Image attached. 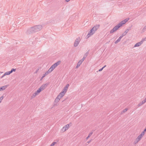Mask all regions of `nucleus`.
<instances>
[{"instance_id": "45", "label": "nucleus", "mask_w": 146, "mask_h": 146, "mask_svg": "<svg viewBox=\"0 0 146 146\" xmlns=\"http://www.w3.org/2000/svg\"><path fill=\"white\" fill-rule=\"evenodd\" d=\"M69 86V84H67L66 86H65V87H67L68 88V87Z\"/></svg>"}, {"instance_id": "27", "label": "nucleus", "mask_w": 146, "mask_h": 146, "mask_svg": "<svg viewBox=\"0 0 146 146\" xmlns=\"http://www.w3.org/2000/svg\"><path fill=\"white\" fill-rule=\"evenodd\" d=\"M145 132L146 131L144 130L141 132V134L143 136Z\"/></svg>"}, {"instance_id": "15", "label": "nucleus", "mask_w": 146, "mask_h": 146, "mask_svg": "<svg viewBox=\"0 0 146 146\" xmlns=\"http://www.w3.org/2000/svg\"><path fill=\"white\" fill-rule=\"evenodd\" d=\"M82 62L80 61L79 60L78 62L77 65L76 67V68H78L80 66V65L82 64Z\"/></svg>"}, {"instance_id": "43", "label": "nucleus", "mask_w": 146, "mask_h": 146, "mask_svg": "<svg viewBox=\"0 0 146 146\" xmlns=\"http://www.w3.org/2000/svg\"><path fill=\"white\" fill-rule=\"evenodd\" d=\"M92 141V139H91V140H90V141H88L87 142V143H88V144H89L91 142V141Z\"/></svg>"}, {"instance_id": "19", "label": "nucleus", "mask_w": 146, "mask_h": 146, "mask_svg": "<svg viewBox=\"0 0 146 146\" xmlns=\"http://www.w3.org/2000/svg\"><path fill=\"white\" fill-rule=\"evenodd\" d=\"M16 69H14V68H12L11 71H10V72H11V73H12L13 72H15V71H16Z\"/></svg>"}, {"instance_id": "18", "label": "nucleus", "mask_w": 146, "mask_h": 146, "mask_svg": "<svg viewBox=\"0 0 146 146\" xmlns=\"http://www.w3.org/2000/svg\"><path fill=\"white\" fill-rule=\"evenodd\" d=\"M90 51V50H88V51L86 53L84 54V56L86 58V57L87 56L88 54H89V51Z\"/></svg>"}, {"instance_id": "23", "label": "nucleus", "mask_w": 146, "mask_h": 146, "mask_svg": "<svg viewBox=\"0 0 146 146\" xmlns=\"http://www.w3.org/2000/svg\"><path fill=\"white\" fill-rule=\"evenodd\" d=\"M146 30V25L144 27L143 29H142V32H143Z\"/></svg>"}, {"instance_id": "22", "label": "nucleus", "mask_w": 146, "mask_h": 146, "mask_svg": "<svg viewBox=\"0 0 146 146\" xmlns=\"http://www.w3.org/2000/svg\"><path fill=\"white\" fill-rule=\"evenodd\" d=\"M143 136L141 134H140L137 137L138 138H139L140 139H141L142 137Z\"/></svg>"}, {"instance_id": "47", "label": "nucleus", "mask_w": 146, "mask_h": 146, "mask_svg": "<svg viewBox=\"0 0 146 146\" xmlns=\"http://www.w3.org/2000/svg\"><path fill=\"white\" fill-rule=\"evenodd\" d=\"M90 137L89 136H88L86 138V140L88 139L89 137Z\"/></svg>"}, {"instance_id": "12", "label": "nucleus", "mask_w": 146, "mask_h": 146, "mask_svg": "<svg viewBox=\"0 0 146 146\" xmlns=\"http://www.w3.org/2000/svg\"><path fill=\"white\" fill-rule=\"evenodd\" d=\"M100 25H96L92 28H94V31L95 32L98 29Z\"/></svg>"}, {"instance_id": "16", "label": "nucleus", "mask_w": 146, "mask_h": 146, "mask_svg": "<svg viewBox=\"0 0 146 146\" xmlns=\"http://www.w3.org/2000/svg\"><path fill=\"white\" fill-rule=\"evenodd\" d=\"M66 91L63 89L62 91L60 93V95H63V96L66 93Z\"/></svg>"}, {"instance_id": "32", "label": "nucleus", "mask_w": 146, "mask_h": 146, "mask_svg": "<svg viewBox=\"0 0 146 146\" xmlns=\"http://www.w3.org/2000/svg\"><path fill=\"white\" fill-rule=\"evenodd\" d=\"M93 131H93L91 132L89 134L88 136H89L90 137L91 136V135L92 134L93 132Z\"/></svg>"}, {"instance_id": "50", "label": "nucleus", "mask_w": 146, "mask_h": 146, "mask_svg": "<svg viewBox=\"0 0 146 146\" xmlns=\"http://www.w3.org/2000/svg\"><path fill=\"white\" fill-rule=\"evenodd\" d=\"M63 100V101L62 102H63V101H64V100Z\"/></svg>"}, {"instance_id": "3", "label": "nucleus", "mask_w": 146, "mask_h": 146, "mask_svg": "<svg viewBox=\"0 0 146 146\" xmlns=\"http://www.w3.org/2000/svg\"><path fill=\"white\" fill-rule=\"evenodd\" d=\"M53 70V69L52 68L51 69V67H50V68L48 69V70L42 76V77L41 78L40 80L41 81L42 80V79L46 75H47L48 74L50 73Z\"/></svg>"}, {"instance_id": "9", "label": "nucleus", "mask_w": 146, "mask_h": 146, "mask_svg": "<svg viewBox=\"0 0 146 146\" xmlns=\"http://www.w3.org/2000/svg\"><path fill=\"white\" fill-rule=\"evenodd\" d=\"M48 85V84L46 83L45 84H43L40 87L42 88V90H44L47 87Z\"/></svg>"}, {"instance_id": "46", "label": "nucleus", "mask_w": 146, "mask_h": 146, "mask_svg": "<svg viewBox=\"0 0 146 146\" xmlns=\"http://www.w3.org/2000/svg\"><path fill=\"white\" fill-rule=\"evenodd\" d=\"M106 66V65H104L103 67H102V68H103V69L104 68H105Z\"/></svg>"}, {"instance_id": "39", "label": "nucleus", "mask_w": 146, "mask_h": 146, "mask_svg": "<svg viewBox=\"0 0 146 146\" xmlns=\"http://www.w3.org/2000/svg\"><path fill=\"white\" fill-rule=\"evenodd\" d=\"M146 40V37H145L143 39H142V40H141V41H143H143H145Z\"/></svg>"}, {"instance_id": "49", "label": "nucleus", "mask_w": 146, "mask_h": 146, "mask_svg": "<svg viewBox=\"0 0 146 146\" xmlns=\"http://www.w3.org/2000/svg\"><path fill=\"white\" fill-rule=\"evenodd\" d=\"M144 130L146 131V127L144 129Z\"/></svg>"}, {"instance_id": "37", "label": "nucleus", "mask_w": 146, "mask_h": 146, "mask_svg": "<svg viewBox=\"0 0 146 146\" xmlns=\"http://www.w3.org/2000/svg\"><path fill=\"white\" fill-rule=\"evenodd\" d=\"M57 103L56 102H55V101L54 102V106H57Z\"/></svg>"}, {"instance_id": "26", "label": "nucleus", "mask_w": 146, "mask_h": 146, "mask_svg": "<svg viewBox=\"0 0 146 146\" xmlns=\"http://www.w3.org/2000/svg\"><path fill=\"white\" fill-rule=\"evenodd\" d=\"M3 98L4 97L3 96H2L1 97H0V103H1V101L3 99Z\"/></svg>"}, {"instance_id": "35", "label": "nucleus", "mask_w": 146, "mask_h": 146, "mask_svg": "<svg viewBox=\"0 0 146 146\" xmlns=\"http://www.w3.org/2000/svg\"><path fill=\"white\" fill-rule=\"evenodd\" d=\"M38 90L40 92H41L43 90H42V88L40 87V88H39L38 89Z\"/></svg>"}, {"instance_id": "38", "label": "nucleus", "mask_w": 146, "mask_h": 146, "mask_svg": "<svg viewBox=\"0 0 146 146\" xmlns=\"http://www.w3.org/2000/svg\"><path fill=\"white\" fill-rule=\"evenodd\" d=\"M38 94H39L40 92L38 90H37L35 92Z\"/></svg>"}, {"instance_id": "7", "label": "nucleus", "mask_w": 146, "mask_h": 146, "mask_svg": "<svg viewBox=\"0 0 146 146\" xmlns=\"http://www.w3.org/2000/svg\"><path fill=\"white\" fill-rule=\"evenodd\" d=\"M60 62L61 61H59L54 64L51 66V69L53 68L54 70L57 66L60 64Z\"/></svg>"}, {"instance_id": "36", "label": "nucleus", "mask_w": 146, "mask_h": 146, "mask_svg": "<svg viewBox=\"0 0 146 146\" xmlns=\"http://www.w3.org/2000/svg\"><path fill=\"white\" fill-rule=\"evenodd\" d=\"M129 30V29H127L126 30L125 32L127 34Z\"/></svg>"}, {"instance_id": "8", "label": "nucleus", "mask_w": 146, "mask_h": 146, "mask_svg": "<svg viewBox=\"0 0 146 146\" xmlns=\"http://www.w3.org/2000/svg\"><path fill=\"white\" fill-rule=\"evenodd\" d=\"M129 18H126L124 20L121 21L119 23L121 25V26H122L123 24H125L126 22L127 21L129 20Z\"/></svg>"}, {"instance_id": "28", "label": "nucleus", "mask_w": 146, "mask_h": 146, "mask_svg": "<svg viewBox=\"0 0 146 146\" xmlns=\"http://www.w3.org/2000/svg\"><path fill=\"white\" fill-rule=\"evenodd\" d=\"M140 140V139L139 138H138V137H137L136 139H135V141H136L137 143H138Z\"/></svg>"}, {"instance_id": "10", "label": "nucleus", "mask_w": 146, "mask_h": 146, "mask_svg": "<svg viewBox=\"0 0 146 146\" xmlns=\"http://www.w3.org/2000/svg\"><path fill=\"white\" fill-rule=\"evenodd\" d=\"M143 41H141L140 42H138L136 43L134 46V47H138L139 46L141 45L143 43Z\"/></svg>"}, {"instance_id": "17", "label": "nucleus", "mask_w": 146, "mask_h": 146, "mask_svg": "<svg viewBox=\"0 0 146 146\" xmlns=\"http://www.w3.org/2000/svg\"><path fill=\"white\" fill-rule=\"evenodd\" d=\"M63 95H60V93L57 96V97H56V98L58 99H59V100H60V99L62 98L63 97Z\"/></svg>"}, {"instance_id": "31", "label": "nucleus", "mask_w": 146, "mask_h": 146, "mask_svg": "<svg viewBox=\"0 0 146 146\" xmlns=\"http://www.w3.org/2000/svg\"><path fill=\"white\" fill-rule=\"evenodd\" d=\"M56 143V142H53L50 145V146H54Z\"/></svg>"}, {"instance_id": "1", "label": "nucleus", "mask_w": 146, "mask_h": 146, "mask_svg": "<svg viewBox=\"0 0 146 146\" xmlns=\"http://www.w3.org/2000/svg\"><path fill=\"white\" fill-rule=\"evenodd\" d=\"M42 28V26L41 25H35L28 29L26 32V33L27 35L33 34L40 31Z\"/></svg>"}, {"instance_id": "2", "label": "nucleus", "mask_w": 146, "mask_h": 146, "mask_svg": "<svg viewBox=\"0 0 146 146\" xmlns=\"http://www.w3.org/2000/svg\"><path fill=\"white\" fill-rule=\"evenodd\" d=\"M121 27L120 24L119 23L115 27H114L110 31V34L113 33L114 32L117 30L120 27Z\"/></svg>"}, {"instance_id": "42", "label": "nucleus", "mask_w": 146, "mask_h": 146, "mask_svg": "<svg viewBox=\"0 0 146 146\" xmlns=\"http://www.w3.org/2000/svg\"><path fill=\"white\" fill-rule=\"evenodd\" d=\"M103 70V68H101L98 71H99V72H100V71H102Z\"/></svg>"}, {"instance_id": "48", "label": "nucleus", "mask_w": 146, "mask_h": 146, "mask_svg": "<svg viewBox=\"0 0 146 146\" xmlns=\"http://www.w3.org/2000/svg\"><path fill=\"white\" fill-rule=\"evenodd\" d=\"M70 0H65L67 2H69Z\"/></svg>"}, {"instance_id": "40", "label": "nucleus", "mask_w": 146, "mask_h": 146, "mask_svg": "<svg viewBox=\"0 0 146 146\" xmlns=\"http://www.w3.org/2000/svg\"><path fill=\"white\" fill-rule=\"evenodd\" d=\"M142 102H143L144 103H145L146 102V98Z\"/></svg>"}, {"instance_id": "21", "label": "nucleus", "mask_w": 146, "mask_h": 146, "mask_svg": "<svg viewBox=\"0 0 146 146\" xmlns=\"http://www.w3.org/2000/svg\"><path fill=\"white\" fill-rule=\"evenodd\" d=\"M128 110V109L127 108H126L124 109H123V111H122L121 113H125Z\"/></svg>"}, {"instance_id": "41", "label": "nucleus", "mask_w": 146, "mask_h": 146, "mask_svg": "<svg viewBox=\"0 0 146 146\" xmlns=\"http://www.w3.org/2000/svg\"><path fill=\"white\" fill-rule=\"evenodd\" d=\"M38 70H39V69H37L36 70V71H35V73H36L38 72Z\"/></svg>"}, {"instance_id": "20", "label": "nucleus", "mask_w": 146, "mask_h": 146, "mask_svg": "<svg viewBox=\"0 0 146 146\" xmlns=\"http://www.w3.org/2000/svg\"><path fill=\"white\" fill-rule=\"evenodd\" d=\"M38 94L36 92H35V93H33V95L32 96V97L34 98Z\"/></svg>"}, {"instance_id": "25", "label": "nucleus", "mask_w": 146, "mask_h": 146, "mask_svg": "<svg viewBox=\"0 0 146 146\" xmlns=\"http://www.w3.org/2000/svg\"><path fill=\"white\" fill-rule=\"evenodd\" d=\"M144 103L142 101V102H140L138 104V106H140L143 105Z\"/></svg>"}, {"instance_id": "6", "label": "nucleus", "mask_w": 146, "mask_h": 146, "mask_svg": "<svg viewBox=\"0 0 146 146\" xmlns=\"http://www.w3.org/2000/svg\"><path fill=\"white\" fill-rule=\"evenodd\" d=\"M80 40V37H78L76 39L74 43V47H76L78 46Z\"/></svg>"}, {"instance_id": "13", "label": "nucleus", "mask_w": 146, "mask_h": 146, "mask_svg": "<svg viewBox=\"0 0 146 146\" xmlns=\"http://www.w3.org/2000/svg\"><path fill=\"white\" fill-rule=\"evenodd\" d=\"M11 72H10V71L6 72L2 76L1 78H3L4 76L6 75H9L10 74H11Z\"/></svg>"}, {"instance_id": "4", "label": "nucleus", "mask_w": 146, "mask_h": 146, "mask_svg": "<svg viewBox=\"0 0 146 146\" xmlns=\"http://www.w3.org/2000/svg\"><path fill=\"white\" fill-rule=\"evenodd\" d=\"M71 123H70L69 124H67L65 125L62 129L61 131H62V132H63L66 131L67 129H68L70 127V125L71 126Z\"/></svg>"}, {"instance_id": "14", "label": "nucleus", "mask_w": 146, "mask_h": 146, "mask_svg": "<svg viewBox=\"0 0 146 146\" xmlns=\"http://www.w3.org/2000/svg\"><path fill=\"white\" fill-rule=\"evenodd\" d=\"M122 38V37H121V36H120V37L116 41H115V42H114V43L115 44H117L118 42H120V41L121 40V38Z\"/></svg>"}, {"instance_id": "29", "label": "nucleus", "mask_w": 146, "mask_h": 146, "mask_svg": "<svg viewBox=\"0 0 146 146\" xmlns=\"http://www.w3.org/2000/svg\"><path fill=\"white\" fill-rule=\"evenodd\" d=\"M140 140V139L139 138H138V137H137L136 139H135V141H136L137 143H138Z\"/></svg>"}, {"instance_id": "30", "label": "nucleus", "mask_w": 146, "mask_h": 146, "mask_svg": "<svg viewBox=\"0 0 146 146\" xmlns=\"http://www.w3.org/2000/svg\"><path fill=\"white\" fill-rule=\"evenodd\" d=\"M60 100L59 99L57 98H56L54 101H55V102H56L57 103H58V101H59Z\"/></svg>"}, {"instance_id": "11", "label": "nucleus", "mask_w": 146, "mask_h": 146, "mask_svg": "<svg viewBox=\"0 0 146 146\" xmlns=\"http://www.w3.org/2000/svg\"><path fill=\"white\" fill-rule=\"evenodd\" d=\"M8 86V85H5L1 87H0V91H3L6 89Z\"/></svg>"}, {"instance_id": "34", "label": "nucleus", "mask_w": 146, "mask_h": 146, "mask_svg": "<svg viewBox=\"0 0 146 146\" xmlns=\"http://www.w3.org/2000/svg\"><path fill=\"white\" fill-rule=\"evenodd\" d=\"M68 88L66 87H65L63 89L65 90H66V92Z\"/></svg>"}, {"instance_id": "24", "label": "nucleus", "mask_w": 146, "mask_h": 146, "mask_svg": "<svg viewBox=\"0 0 146 146\" xmlns=\"http://www.w3.org/2000/svg\"><path fill=\"white\" fill-rule=\"evenodd\" d=\"M86 58L84 56L83 58L80 60L82 62Z\"/></svg>"}, {"instance_id": "44", "label": "nucleus", "mask_w": 146, "mask_h": 146, "mask_svg": "<svg viewBox=\"0 0 146 146\" xmlns=\"http://www.w3.org/2000/svg\"><path fill=\"white\" fill-rule=\"evenodd\" d=\"M137 143V142L135 141V140L134 141V142H133V143L134 144H136Z\"/></svg>"}, {"instance_id": "5", "label": "nucleus", "mask_w": 146, "mask_h": 146, "mask_svg": "<svg viewBox=\"0 0 146 146\" xmlns=\"http://www.w3.org/2000/svg\"><path fill=\"white\" fill-rule=\"evenodd\" d=\"M94 31V28H92L89 32L88 33L86 36V38H88L91 35H92L95 33Z\"/></svg>"}, {"instance_id": "33", "label": "nucleus", "mask_w": 146, "mask_h": 146, "mask_svg": "<svg viewBox=\"0 0 146 146\" xmlns=\"http://www.w3.org/2000/svg\"><path fill=\"white\" fill-rule=\"evenodd\" d=\"M126 35V34L124 32V33H123L122 35L121 36V37L122 38V37L123 36L125 35Z\"/></svg>"}]
</instances>
